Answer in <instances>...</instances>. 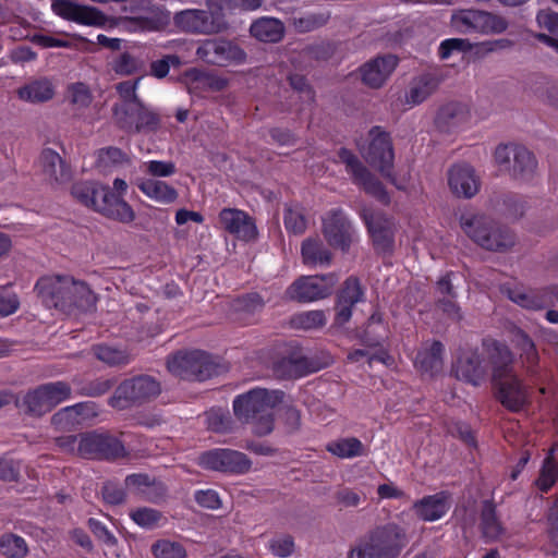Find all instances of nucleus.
I'll return each instance as SVG.
<instances>
[{"instance_id": "obj_1", "label": "nucleus", "mask_w": 558, "mask_h": 558, "mask_svg": "<svg viewBox=\"0 0 558 558\" xmlns=\"http://www.w3.org/2000/svg\"><path fill=\"white\" fill-rule=\"evenodd\" d=\"M282 399L280 391L254 388L233 400V411L239 420H255V432L266 435L272 430V411Z\"/></svg>"}, {"instance_id": "obj_2", "label": "nucleus", "mask_w": 558, "mask_h": 558, "mask_svg": "<svg viewBox=\"0 0 558 558\" xmlns=\"http://www.w3.org/2000/svg\"><path fill=\"white\" fill-rule=\"evenodd\" d=\"M137 82H124L118 85L119 104L114 108V120L126 131L150 132L158 128V117L146 109L137 99Z\"/></svg>"}, {"instance_id": "obj_3", "label": "nucleus", "mask_w": 558, "mask_h": 558, "mask_svg": "<svg viewBox=\"0 0 558 558\" xmlns=\"http://www.w3.org/2000/svg\"><path fill=\"white\" fill-rule=\"evenodd\" d=\"M404 539L405 532L400 525L387 523L357 541L348 558H396L397 547Z\"/></svg>"}, {"instance_id": "obj_4", "label": "nucleus", "mask_w": 558, "mask_h": 558, "mask_svg": "<svg viewBox=\"0 0 558 558\" xmlns=\"http://www.w3.org/2000/svg\"><path fill=\"white\" fill-rule=\"evenodd\" d=\"M460 227L473 242L489 251L502 250L512 243L511 235L492 219L472 211L461 215Z\"/></svg>"}, {"instance_id": "obj_5", "label": "nucleus", "mask_w": 558, "mask_h": 558, "mask_svg": "<svg viewBox=\"0 0 558 558\" xmlns=\"http://www.w3.org/2000/svg\"><path fill=\"white\" fill-rule=\"evenodd\" d=\"M35 290L47 307H56L62 311L69 310L68 291L81 293L85 304L92 302V290L84 282L75 281L70 277H43L37 281Z\"/></svg>"}, {"instance_id": "obj_6", "label": "nucleus", "mask_w": 558, "mask_h": 558, "mask_svg": "<svg viewBox=\"0 0 558 558\" xmlns=\"http://www.w3.org/2000/svg\"><path fill=\"white\" fill-rule=\"evenodd\" d=\"M70 387L62 381L50 383L25 395L23 405L33 414H43L69 399Z\"/></svg>"}, {"instance_id": "obj_7", "label": "nucleus", "mask_w": 558, "mask_h": 558, "mask_svg": "<svg viewBox=\"0 0 558 558\" xmlns=\"http://www.w3.org/2000/svg\"><path fill=\"white\" fill-rule=\"evenodd\" d=\"M219 228L235 239L252 242L257 239L256 222L246 211L238 208H223L218 215Z\"/></svg>"}, {"instance_id": "obj_8", "label": "nucleus", "mask_w": 558, "mask_h": 558, "mask_svg": "<svg viewBox=\"0 0 558 558\" xmlns=\"http://www.w3.org/2000/svg\"><path fill=\"white\" fill-rule=\"evenodd\" d=\"M362 155L383 175H390L393 151L390 138L385 132L379 129L372 130L367 145L362 148Z\"/></svg>"}, {"instance_id": "obj_9", "label": "nucleus", "mask_w": 558, "mask_h": 558, "mask_svg": "<svg viewBox=\"0 0 558 558\" xmlns=\"http://www.w3.org/2000/svg\"><path fill=\"white\" fill-rule=\"evenodd\" d=\"M167 365L175 376L203 379L209 375L210 361L202 351L179 352L168 360Z\"/></svg>"}, {"instance_id": "obj_10", "label": "nucleus", "mask_w": 558, "mask_h": 558, "mask_svg": "<svg viewBox=\"0 0 558 558\" xmlns=\"http://www.w3.org/2000/svg\"><path fill=\"white\" fill-rule=\"evenodd\" d=\"M335 284L332 277H303L294 281L286 291L289 300L312 302L327 296Z\"/></svg>"}, {"instance_id": "obj_11", "label": "nucleus", "mask_w": 558, "mask_h": 558, "mask_svg": "<svg viewBox=\"0 0 558 558\" xmlns=\"http://www.w3.org/2000/svg\"><path fill=\"white\" fill-rule=\"evenodd\" d=\"M197 56L204 61L218 65L241 64L245 52L226 40H207L197 48Z\"/></svg>"}, {"instance_id": "obj_12", "label": "nucleus", "mask_w": 558, "mask_h": 558, "mask_svg": "<svg viewBox=\"0 0 558 558\" xmlns=\"http://www.w3.org/2000/svg\"><path fill=\"white\" fill-rule=\"evenodd\" d=\"M201 463L207 469L232 473H243L251 468V462L245 454L228 449H218L203 454Z\"/></svg>"}, {"instance_id": "obj_13", "label": "nucleus", "mask_w": 558, "mask_h": 558, "mask_svg": "<svg viewBox=\"0 0 558 558\" xmlns=\"http://www.w3.org/2000/svg\"><path fill=\"white\" fill-rule=\"evenodd\" d=\"M51 9L58 16L77 24L99 26L105 23V17L98 10L73 1L54 0Z\"/></svg>"}, {"instance_id": "obj_14", "label": "nucleus", "mask_w": 558, "mask_h": 558, "mask_svg": "<svg viewBox=\"0 0 558 558\" xmlns=\"http://www.w3.org/2000/svg\"><path fill=\"white\" fill-rule=\"evenodd\" d=\"M447 180L450 191L458 197L471 198L480 190V178L466 163L453 165L448 170Z\"/></svg>"}, {"instance_id": "obj_15", "label": "nucleus", "mask_w": 558, "mask_h": 558, "mask_svg": "<svg viewBox=\"0 0 558 558\" xmlns=\"http://www.w3.org/2000/svg\"><path fill=\"white\" fill-rule=\"evenodd\" d=\"M397 66L393 56L378 57L361 66L360 73L364 84L378 88L387 81Z\"/></svg>"}, {"instance_id": "obj_16", "label": "nucleus", "mask_w": 558, "mask_h": 558, "mask_svg": "<svg viewBox=\"0 0 558 558\" xmlns=\"http://www.w3.org/2000/svg\"><path fill=\"white\" fill-rule=\"evenodd\" d=\"M345 162L347 169L353 174L354 180L360 184L368 194L373 195L383 203H388L389 197L385 192L381 184L376 181L365 168L361 166L359 160L348 151L341 155Z\"/></svg>"}, {"instance_id": "obj_17", "label": "nucleus", "mask_w": 558, "mask_h": 558, "mask_svg": "<svg viewBox=\"0 0 558 558\" xmlns=\"http://www.w3.org/2000/svg\"><path fill=\"white\" fill-rule=\"evenodd\" d=\"M449 509L450 502L444 493L425 496L412 505L414 515L425 522L440 520Z\"/></svg>"}, {"instance_id": "obj_18", "label": "nucleus", "mask_w": 558, "mask_h": 558, "mask_svg": "<svg viewBox=\"0 0 558 558\" xmlns=\"http://www.w3.org/2000/svg\"><path fill=\"white\" fill-rule=\"evenodd\" d=\"M135 185L150 201L170 205L178 201L179 192L168 182L154 178H137Z\"/></svg>"}, {"instance_id": "obj_19", "label": "nucleus", "mask_w": 558, "mask_h": 558, "mask_svg": "<svg viewBox=\"0 0 558 558\" xmlns=\"http://www.w3.org/2000/svg\"><path fill=\"white\" fill-rule=\"evenodd\" d=\"M215 14L213 9L210 16L205 11L186 10L175 15V23L179 27L187 32H217L220 28V24L215 21Z\"/></svg>"}, {"instance_id": "obj_20", "label": "nucleus", "mask_w": 558, "mask_h": 558, "mask_svg": "<svg viewBox=\"0 0 558 558\" xmlns=\"http://www.w3.org/2000/svg\"><path fill=\"white\" fill-rule=\"evenodd\" d=\"M453 372L457 378L478 385L485 377L486 368L475 352H463L457 360Z\"/></svg>"}, {"instance_id": "obj_21", "label": "nucleus", "mask_w": 558, "mask_h": 558, "mask_svg": "<svg viewBox=\"0 0 558 558\" xmlns=\"http://www.w3.org/2000/svg\"><path fill=\"white\" fill-rule=\"evenodd\" d=\"M362 217L368 227L374 242L383 248L388 247L393 232L392 220L380 213H373L367 209H363Z\"/></svg>"}, {"instance_id": "obj_22", "label": "nucleus", "mask_w": 558, "mask_h": 558, "mask_svg": "<svg viewBox=\"0 0 558 558\" xmlns=\"http://www.w3.org/2000/svg\"><path fill=\"white\" fill-rule=\"evenodd\" d=\"M324 232L331 245L341 248L351 240V226L342 211L331 213L324 219Z\"/></svg>"}, {"instance_id": "obj_23", "label": "nucleus", "mask_w": 558, "mask_h": 558, "mask_svg": "<svg viewBox=\"0 0 558 558\" xmlns=\"http://www.w3.org/2000/svg\"><path fill=\"white\" fill-rule=\"evenodd\" d=\"M159 391V384L150 377H138L128 380L118 388L119 398L134 401L155 397Z\"/></svg>"}, {"instance_id": "obj_24", "label": "nucleus", "mask_w": 558, "mask_h": 558, "mask_svg": "<svg viewBox=\"0 0 558 558\" xmlns=\"http://www.w3.org/2000/svg\"><path fill=\"white\" fill-rule=\"evenodd\" d=\"M498 386L502 404L514 411L523 407L526 400V392L517 377L506 375L505 379L498 383Z\"/></svg>"}, {"instance_id": "obj_25", "label": "nucleus", "mask_w": 558, "mask_h": 558, "mask_svg": "<svg viewBox=\"0 0 558 558\" xmlns=\"http://www.w3.org/2000/svg\"><path fill=\"white\" fill-rule=\"evenodd\" d=\"M39 163L45 179L50 184H60L69 179L66 168L54 150L45 149L40 155Z\"/></svg>"}, {"instance_id": "obj_26", "label": "nucleus", "mask_w": 558, "mask_h": 558, "mask_svg": "<svg viewBox=\"0 0 558 558\" xmlns=\"http://www.w3.org/2000/svg\"><path fill=\"white\" fill-rule=\"evenodd\" d=\"M105 215L117 219L124 223H130L135 219V213L133 208L121 197L116 196H106L102 195V198L95 202Z\"/></svg>"}, {"instance_id": "obj_27", "label": "nucleus", "mask_w": 558, "mask_h": 558, "mask_svg": "<svg viewBox=\"0 0 558 558\" xmlns=\"http://www.w3.org/2000/svg\"><path fill=\"white\" fill-rule=\"evenodd\" d=\"M442 347L439 342L426 343L414 360L416 368L423 374L433 375L441 367Z\"/></svg>"}, {"instance_id": "obj_28", "label": "nucleus", "mask_w": 558, "mask_h": 558, "mask_svg": "<svg viewBox=\"0 0 558 558\" xmlns=\"http://www.w3.org/2000/svg\"><path fill=\"white\" fill-rule=\"evenodd\" d=\"M184 82L191 93L205 89L221 90L228 85L225 77L207 74L195 69L185 73Z\"/></svg>"}, {"instance_id": "obj_29", "label": "nucleus", "mask_w": 558, "mask_h": 558, "mask_svg": "<svg viewBox=\"0 0 558 558\" xmlns=\"http://www.w3.org/2000/svg\"><path fill=\"white\" fill-rule=\"evenodd\" d=\"M72 194L84 205L100 213L101 209L94 203L101 199L104 194H106V196H113L108 186H104L95 182L76 183L72 189Z\"/></svg>"}, {"instance_id": "obj_30", "label": "nucleus", "mask_w": 558, "mask_h": 558, "mask_svg": "<svg viewBox=\"0 0 558 558\" xmlns=\"http://www.w3.org/2000/svg\"><path fill=\"white\" fill-rule=\"evenodd\" d=\"M94 415L95 412L88 403H81L59 411L53 416V423L61 428H66L81 424Z\"/></svg>"}, {"instance_id": "obj_31", "label": "nucleus", "mask_w": 558, "mask_h": 558, "mask_svg": "<svg viewBox=\"0 0 558 558\" xmlns=\"http://www.w3.org/2000/svg\"><path fill=\"white\" fill-rule=\"evenodd\" d=\"M437 88V81L432 75H422L415 78L404 96V101L410 107L425 101Z\"/></svg>"}, {"instance_id": "obj_32", "label": "nucleus", "mask_w": 558, "mask_h": 558, "mask_svg": "<svg viewBox=\"0 0 558 558\" xmlns=\"http://www.w3.org/2000/svg\"><path fill=\"white\" fill-rule=\"evenodd\" d=\"M284 33L282 23L277 19L263 17L254 22L251 26V34L260 41H279Z\"/></svg>"}, {"instance_id": "obj_33", "label": "nucleus", "mask_w": 558, "mask_h": 558, "mask_svg": "<svg viewBox=\"0 0 558 558\" xmlns=\"http://www.w3.org/2000/svg\"><path fill=\"white\" fill-rule=\"evenodd\" d=\"M130 163V157L118 147H104L95 154V166L99 171L107 172L117 167Z\"/></svg>"}, {"instance_id": "obj_34", "label": "nucleus", "mask_w": 558, "mask_h": 558, "mask_svg": "<svg viewBox=\"0 0 558 558\" xmlns=\"http://www.w3.org/2000/svg\"><path fill=\"white\" fill-rule=\"evenodd\" d=\"M54 95L51 82L47 80L36 81L19 89V97L29 102H43L50 100Z\"/></svg>"}, {"instance_id": "obj_35", "label": "nucleus", "mask_w": 558, "mask_h": 558, "mask_svg": "<svg viewBox=\"0 0 558 558\" xmlns=\"http://www.w3.org/2000/svg\"><path fill=\"white\" fill-rule=\"evenodd\" d=\"M536 169L533 154L524 147L514 148L512 174L521 180L529 179Z\"/></svg>"}, {"instance_id": "obj_36", "label": "nucleus", "mask_w": 558, "mask_h": 558, "mask_svg": "<svg viewBox=\"0 0 558 558\" xmlns=\"http://www.w3.org/2000/svg\"><path fill=\"white\" fill-rule=\"evenodd\" d=\"M303 260L307 265L323 266L329 264V253L322 247L318 240H306L302 245Z\"/></svg>"}, {"instance_id": "obj_37", "label": "nucleus", "mask_w": 558, "mask_h": 558, "mask_svg": "<svg viewBox=\"0 0 558 558\" xmlns=\"http://www.w3.org/2000/svg\"><path fill=\"white\" fill-rule=\"evenodd\" d=\"M327 450L342 459L362 456L364 447L356 438H345L328 444Z\"/></svg>"}, {"instance_id": "obj_38", "label": "nucleus", "mask_w": 558, "mask_h": 558, "mask_svg": "<svg viewBox=\"0 0 558 558\" xmlns=\"http://www.w3.org/2000/svg\"><path fill=\"white\" fill-rule=\"evenodd\" d=\"M140 170L144 178H169L175 174L177 167L173 161L170 160H146L140 165Z\"/></svg>"}, {"instance_id": "obj_39", "label": "nucleus", "mask_w": 558, "mask_h": 558, "mask_svg": "<svg viewBox=\"0 0 558 558\" xmlns=\"http://www.w3.org/2000/svg\"><path fill=\"white\" fill-rule=\"evenodd\" d=\"M27 550L25 541L17 535L7 534L0 538V553L9 558H24Z\"/></svg>"}, {"instance_id": "obj_40", "label": "nucleus", "mask_w": 558, "mask_h": 558, "mask_svg": "<svg viewBox=\"0 0 558 558\" xmlns=\"http://www.w3.org/2000/svg\"><path fill=\"white\" fill-rule=\"evenodd\" d=\"M481 11L463 10L452 15V26L461 33L476 31Z\"/></svg>"}, {"instance_id": "obj_41", "label": "nucleus", "mask_w": 558, "mask_h": 558, "mask_svg": "<svg viewBox=\"0 0 558 558\" xmlns=\"http://www.w3.org/2000/svg\"><path fill=\"white\" fill-rule=\"evenodd\" d=\"M482 527L484 535L490 539L498 538L502 533L495 509L490 505H486L482 512Z\"/></svg>"}, {"instance_id": "obj_42", "label": "nucleus", "mask_w": 558, "mask_h": 558, "mask_svg": "<svg viewBox=\"0 0 558 558\" xmlns=\"http://www.w3.org/2000/svg\"><path fill=\"white\" fill-rule=\"evenodd\" d=\"M132 520L141 527L154 529L162 521V515L151 508H140L131 512Z\"/></svg>"}, {"instance_id": "obj_43", "label": "nucleus", "mask_w": 558, "mask_h": 558, "mask_svg": "<svg viewBox=\"0 0 558 558\" xmlns=\"http://www.w3.org/2000/svg\"><path fill=\"white\" fill-rule=\"evenodd\" d=\"M558 478V464L554 462L553 454L550 453L541 470L539 477L536 481V486L541 490L549 489Z\"/></svg>"}, {"instance_id": "obj_44", "label": "nucleus", "mask_w": 558, "mask_h": 558, "mask_svg": "<svg viewBox=\"0 0 558 558\" xmlns=\"http://www.w3.org/2000/svg\"><path fill=\"white\" fill-rule=\"evenodd\" d=\"M153 554L156 558H184L185 550L175 542L168 539L158 541L153 545Z\"/></svg>"}, {"instance_id": "obj_45", "label": "nucleus", "mask_w": 558, "mask_h": 558, "mask_svg": "<svg viewBox=\"0 0 558 558\" xmlns=\"http://www.w3.org/2000/svg\"><path fill=\"white\" fill-rule=\"evenodd\" d=\"M508 24L504 17L487 12H481L476 31L486 34H497L504 32Z\"/></svg>"}, {"instance_id": "obj_46", "label": "nucleus", "mask_w": 558, "mask_h": 558, "mask_svg": "<svg viewBox=\"0 0 558 558\" xmlns=\"http://www.w3.org/2000/svg\"><path fill=\"white\" fill-rule=\"evenodd\" d=\"M268 548L279 558L290 557L295 549L294 539L290 535H279L269 541Z\"/></svg>"}, {"instance_id": "obj_47", "label": "nucleus", "mask_w": 558, "mask_h": 558, "mask_svg": "<svg viewBox=\"0 0 558 558\" xmlns=\"http://www.w3.org/2000/svg\"><path fill=\"white\" fill-rule=\"evenodd\" d=\"M94 352L100 361L110 365H120L129 361L126 352L112 347L98 345L94 349Z\"/></svg>"}, {"instance_id": "obj_48", "label": "nucleus", "mask_w": 558, "mask_h": 558, "mask_svg": "<svg viewBox=\"0 0 558 558\" xmlns=\"http://www.w3.org/2000/svg\"><path fill=\"white\" fill-rule=\"evenodd\" d=\"M144 64V60L124 53L116 61L114 71L121 75H131L141 72Z\"/></svg>"}, {"instance_id": "obj_49", "label": "nucleus", "mask_w": 558, "mask_h": 558, "mask_svg": "<svg viewBox=\"0 0 558 558\" xmlns=\"http://www.w3.org/2000/svg\"><path fill=\"white\" fill-rule=\"evenodd\" d=\"M363 292L361 290L360 283L356 279H348L345 281L344 288L342 289L339 300L340 304H344L352 306L355 303L362 300Z\"/></svg>"}, {"instance_id": "obj_50", "label": "nucleus", "mask_w": 558, "mask_h": 558, "mask_svg": "<svg viewBox=\"0 0 558 558\" xmlns=\"http://www.w3.org/2000/svg\"><path fill=\"white\" fill-rule=\"evenodd\" d=\"M105 438L100 435H84L78 439L77 449L81 454L88 456L104 449Z\"/></svg>"}, {"instance_id": "obj_51", "label": "nucleus", "mask_w": 558, "mask_h": 558, "mask_svg": "<svg viewBox=\"0 0 558 558\" xmlns=\"http://www.w3.org/2000/svg\"><path fill=\"white\" fill-rule=\"evenodd\" d=\"M68 98L78 108L86 107L92 101L90 92L83 83L72 84L68 89Z\"/></svg>"}, {"instance_id": "obj_52", "label": "nucleus", "mask_w": 558, "mask_h": 558, "mask_svg": "<svg viewBox=\"0 0 558 558\" xmlns=\"http://www.w3.org/2000/svg\"><path fill=\"white\" fill-rule=\"evenodd\" d=\"M286 228L293 233H301L306 228L305 218L299 208H288L284 215Z\"/></svg>"}, {"instance_id": "obj_53", "label": "nucleus", "mask_w": 558, "mask_h": 558, "mask_svg": "<svg viewBox=\"0 0 558 558\" xmlns=\"http://www.w3.org/2000/svg\"><path fill=\"white\" fill-rule=\"evenodd\" d=\"M541 28L548 31L553 36L550 38L558 40V14L549 10L541 11L536 16Z\"/></svg>"}, {"instance_id": "obj_54", "label": "nucleus", "mask_w": 558, "mask_h": 558, "mask_svg": "<svg viewBox=\"0 0 558 558\" xmlns=\"http://www.w3.org/2000/svg\"><path fill=\"white\" fill-rule=\"evenodd\" d=\"M471 45L460 38L446 39L440 44L439 54L442 59L449 58L454 51H466Z\"/></svg>"}, {"instance_id": "obj_55", "label": "nucleus", "mask_w": 558, "mask_h": 558, "mask_svg": "<svg viewBox=\"0 0 558 558\" xmlns=\"http://www.w3.org/2000/svg\"><path fill=\"white\" fill-rule=\"evenodd\" d=\"M510 299L522 307L536 310L542 307V301L531 292L513 291Z\"/></svg>"}, {"instance_id": "obj_56", "label": "nucleus", "mask_w": 558, "mask_h": 558, "mask_svg": "<svg viewBox=\"0 0 558 558\" xmlns=\"http://www.w3.org/2000/svg\"><path fill=\"white\" fill-rule=\"evenodd\" d=\"M195 500L199 506L207 509H218L221 505L219 495L213 489L196 492Z\"/></svg>"}, {"instance_id": "obj_57", "label": "nucleus", "mask_w": 558, "mask_h": 558, "mask_svg": "<svg viewBox=\"0 0 558 558\" xmlns=\"http://www.w3.org/2000/svg\"><path fill=\"white\" fill-rule=\"evenodd\" d=\"M88 525L93 533L106 545L113 546L117 544V538L108 531V529L99 521L90 519Z\"/></svg>"}, {"instance_id": "obj_58", "label": "nucleus", "mask_w": 558, "mask_h": 558, "mask_svg": "<svg viewBox=\"0 0 558 558\" xmlns=\"http://www.w3.org/2000/svg\"><path fill=\"white\" fill-rule=\"evenodd\" d=\"M174 221L179 227H182L189 222L203 223L204 217L198 211L180 208L175 211Z\"/></svg>"}, {"instance_id": "obj_59", "label": "nucleus", "mask_w": 558, "mask_h": 558, "mask_svg": "<svg viewBox=\"0 0 558 558\" xmlns=\"http://www.w3.org/2000/svg\"><path fill=\"white\" fill-rule=\"evenodd\" d=\"M326 323V315L322 311H311L300 316V324L304 328H316Z\"/></svg>"}, {"instance_id": "obj_60", "label": "nucleus", "mask_w": 558, "mask_h": 558, "mask_svg": "<svg viewBox=\"0 0 558 558\" xmlns=\"http://www.w3.org/2000/svg\"><path fill=\"white\" fill-rule=\"evenodd\" d=\"M379 499H400L405 496L404 492L392 482H385L377 487Z\"/></svg>"}, {"instance_id": "obj_61", "label": "nucleus", "mask_w": 558, "mask_h": 558, "mask_svg": "<svg viewBox=\"0 0 558 558\" xmlns=\"http://www.w3.org/2000/svg\"><path fill=\"white\" fill-rule=\"evenodd\" d=\"M514 149L507 145H499L494 151V160L497 166L502 169L510 168V160L513 157Z\"/></svg>"}, {"instance_id": "obj_62", "label": "nucleus", "mask_w": 558, "mask_h": 558, "mask_svg": "<svg viewBox=\"0 0 558 558\" xmlns=\"http://www.w3.org/2000/svg\"><path fill=\"white\" fill-rule=\"evenodd\" d=\"M102 497L107 504L119 505L124 500V493L113 484H106L102 489Z\"/></svg>"}, {"instance_id": "obj_63", "label": "nucleus", "mask_w": 558, "mask_h": 558, "mask_svg": "<svg viewBox=\"0 0 558 558\" xmlns=\"http://www.w3.org/2000/svg\"><path fill=\"white\" fill-rule=\"evenodd\" d=\"M19 307L16 295L11 293H0V316L13 314Z\"/></svg>"}, {"instance_id": "obj_64", "label": "nucleus", "mask_w": 558, "mask_h": 558, "mask_svg": "<svg viewBox=\"0 0 558 558\" xmlns=\"http://www.w3.org/2000/svg\"><path fill=\"white\" fill-rule=\"evenodd\" d=\"M178 64H179L178 58L174 56H169L163 60L154 62L151 65V71L156 77L161 78L168 74L170 65H178Z\"/></svg>"}]
</instances>
